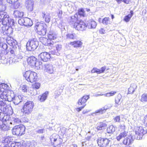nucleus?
I'll use <instances>...</instances> for the list:
<instances>
[{
    "label": "nucleus",
    "instance_id": "nucleus-1",
    "mask_svg": "<svg viewBox=\"0 0 147 147\" xmlns=\"http://www.w3.org/2000/svg\"><path fill=\"white\" fill-rule=\"evenodd\" d=\"M96 25V22L92 20H89L87 25L83 21L80 20L74 23V28L77 30L83 31L86 30L87 28L89 29H95Z\"/></svg>",
    "mask_w": 147,
    "mask_h": 147
},
{
    "label": "nucleus",
    "instance_id": "nucleus-2",
    "mask_svg": "<svg viewBox=\"0 0 147 147\" xmlns=\"http://www.w3.org/2000/svg\"><path fill=\"white\" fill-rule=\"evenodd\" d=\"M23 76L26 80L28 82L33 83L32 87L36 90H37V73L30 71H26Z\"/></svg>",
    "mask_w": 147,
    "mask_h": 147
},
{
    "label": "nucleus",
    "instance_id": "nucleus-3",
    "mask_svg": "<svg viewBox=\"0 0 147 147\" xmlns=\"http://www.w3.org/2000/svg\"><path fill=\"white\" fill-rule=\"evenodd\" d=\"M10 117L9 115L2 112L0 109V129L3 131H6L9 129V126L5 123L9 121Z\"/></svg>",
    "mask_w": 147,
    "mask_h": 147
},
{
    "label": "nucleus",
    "instance_id": "nucleus-4",
    "mask_svg": "<svg viewBox=\"0 0 147 147\" xmlns=\"http://www.w3.org/2000/svg\"><path fill=\"white\" fill-rule=\"evenodd\" d=\"M34 106V104L33 102L27 101L24 104L21 111L24 115H28L32 111Z\"/></svg>",
    "mask_w": 147,
    "mask_h": 147
},
{
    "label": "nucleus",
    "instance_id": "nucleus-5",
    "mask_svg": "<svg viewBox=\"0 0 147 147\" xmlns=\"http://www.w3.org/2000/svg\"><path fill=\"white\" fill-rule=\"evenodd\" d=\"M25 129L22 125H16L11 130L12 134L16 136H20L25 133Z\"/></svg>",
    "mask_w": 147,
    "mask_h": 147
},
{
    "label": "nucleus",
    "instance_id": "nucleus-6",
    "mask_svg": "<svg viewBox=\"0 0 147 147\" xmlns=\"http://www.w3.org/2000/svg\"><path fill=\"white\" fill-rule=\"evenodd\" d=\"M50 140L54 147H60L62 140L58 135L56 134H53L50 137Z\"/></svg>",
    "mask_w": 147,
    "mask_h": 147
},
{
    "label": "nucleus",
    "instance_id": "nucleus-7",
    "mask_svg": "<svg viewBox=\"0 0 147 147\" xmlns=\"http://www.w3.org/2000/svg\"><path fill=\"white\" fill-rule=\"evenodd\" d=\"M18 23L21 25H24L28 27L31 26L33 25V22L31 20L26 17L20 18L18 20Z\"/></svg>",
    "mask_w": 147,
    "mask_h": 147
},
{
    "label": "nucleus",
    "instance_id": "nucleus-8",
    "mask_svg": "<svg viewBox=\"0 0 147 147\" xmlns=\"http://www.w3.org/2000/svg\"><path fill=\"white\" fill-rule=\"evenodd\" d=\"M37 39L34 38L28 41L26 45L27 50L28 51H32L34 50L37 48L36 42Z\"/></svg>",
    "mask_w": 147,
    "mask_h": 147
},
{
    "label": "nucleus",
    "instance_id": "nucleus-9",
    "mask_svg": "<svg viewBox=\"0 0 147 147\" xmlns=\"http://www.w3.org/2000/svg\"><path fill=\"white\" fill-rule=\"evenodd\" d=\"M13 26H4L3 25L2 28V33L3 35H6L8 36H10L13 33V28L12 27Z\"/></svg>",
    "mask_w": 147,
    "mask_h": 147
},
{
    "label": "nucleus",
    "instance_id": "nucleus-10",
    "mask_svg": "<svg viewBox=\"0 0 147 147\" xmlns=\"http://www.w3.org/2000/svg\"><path fill=\"white\" fill-rule=\"evenodd\" d=\"M110 141L107 138H99L97 140L98 145L102 147H108Z\"/></svg>",
    "mask_w": 147,
    "mask_h": 147
},
{
    "label": "nucleus",
    "instance_id": "nucleus-11",
    "mask_svg": "<svg viewBox=\"0 0 147 147\" xmlns=\"http://www.w3.org/2000/svg\"><path fill=\"white\" fill-rule=\"evenodd\" d=\"M10 38V39H9V38H8L7 40V42L10 46H12V48L13 49H18L19 51H20L21 49V46L18 45L17 43V41L14 40L12 38Z\"/></svg>",
    "mask_w": 147,
    "mask_h": 147
},
{
    "label": "nucleus",
    "instance_id": "nucleus-12",
    "mask_svg": "<svg viewBox=\"0 0 147 147\" xmlns=\"http://www.w3.org/2000/svg\"><path fill=\"white\" fill-rule=\"evenodd\" d=\"M136 135L137 136V139L140 140L142 138L143 136L146 133V131L142 127H138L136 130L135 131Z\"/></svg>",
    "mask_w": 147,
    "mask_h": 147
},
{
    "label": "nucleus",
    "instance_id": "nucleus-13",
    "mask_svg": "<svg viewBox=\"0 0 147 147\" xmlns=\"http://www.w3.org/2000/svg\"><path fill=\"white\" fill-rule=\"evenodd\" d=\"M20 50V51H18L20 52L19 54L16 56L15 55L14 57H11V63H15L20 61L22 59L24 53L22 51L21 49Z\"/></svg>",
    "mask_w": 147,
    "mask_h": 147
},
{
    "label": "nucleus",
    "instance_id": "nucleus-14",
    "mask_svg": "<svg viewBox=\"0 0 147 147\" xmlns=\"http://www.w3.org/2000/svg\"><path fill=\"white\" fill-rule=\"evenodd\" d=\"M51 57L50 54L46 52L42 53L38 56V58L44 61H48Z\"/></svg>",
    "mask_w": 147,
    "mask_h": 147
},
{
    "label": "nucleus",
    "instance_id": "nucleus-15",
    "mask_svg": "<svg viewBox=\"0 0 147 147\" xmlns=\"http://www.w3.org/2000/svg\"><path fill=\"white\" fill-rule=\"evenodd\" d=\"M2 24L3 25L7 26L10 25V26H13L15 24V22L13 19L10 18L9 16L6 18L1 22Z\"/></svg>",
    "mask_w": 147,
    "mask_h": 147
},
{
    "label": "nucleus",
    "instance_id": "nucleus-16",
    "mask_svg": "<svg viewBox=\"0 0 147 147\" xmlns=\"http://www.w3.org/2000/svg\"><path fill=\"white\" fill-rule=\"evenodd\" d=\"M46 30L44 28V24H38L37 22V34L40 35L44 36L46 34Z\"/></svg>",
    "mask_w": 147,
    "mask_h": 147
},
{
    "label": "nucleus",
    "instance_id": "nucleus-17",
    "mask_svg": "<svg viewBox=\"0 0 147 147\" xmlns=\"http://www.w3.org/2000/svg\"><path fill=\"white\" fill-rule=\"evenodd\" d=\"M37 59L34 56H31L29 57L27 59L28 64L32 67L36 66Z\"/></svg>",
    "mask_w": 147,
    "mask_h": 147
},
{
    "label": "nucleus",
    "instance_id": "nucleus-18",
    "mask_svg": "<svg viewBox=\"0 0 147 147\" xmlns=\"http://www.w3.org/2000/svg\"><path fill=\"white\" fill-rule=\"evenodd\" d=\"M89 96L85 95L81 98L79 99L78 103L79 105H82L84 106L85 105V107L86 105L85 103L87 100L89 98Z\"/></svg>",
    "mask_w": 147,
    "mask_h": 147
},
{
    "label": "nucleus",
    "instance_id": "nucleus-19",
    "mask_svg": "<svg viewBox=\"0 0 147 147\" xmlns=\"http://www.w3.org/2000/svg\"><path fill=\"white\" fill-rule=\"evenodd\" d=\"M23 99V97L22 95L15 96H14L12 101L15 105H17L22 102Z\"/></svg>",
    "mask_w": 147,
    "mask_h": 147
},
{
    "label": "nucleus",
    "instance_id": "nucleus-20",
    "mask_svg": "<svg viewBox=\"0 0 147 147\" xmlns=\"http://www.w3.org/2000/svg\"><path fill=\"white\" fill-rule=\"evenodd\" d=\"M19 0H7L8 3L12 4L13 8L16 9L19 8L20 4L18 1Z\"/></svg>",
    "mask_w": 147,
    "mask_h": 147
},
{
    "label": "nucleus",
    "instance_id": "nucleus-21",
    "mask_svg": "<svg viewBox=\"0 0 147 147\" xmlns=\"http://www.w3.org/2000/svg\"><path fill=\"white\" fill-rule=\"evenodd\" d=\"M34 2L31 0H28L26 1V6L28 10L32 11L33 10L34 7Z\"/></svg>",
    "mask_w": 147,
    "mask_h": 147
},
{
    "label": "nucleus",
    "instance_id": "nucleus-22",
    "mask_svg": "<svg viewBox=\"0 0 147 147\" xmlns=\"http://www.w3.org/2000/svg\"><path fill=\"white\" fill-rule=\"evenodd\" d=\"M133 136L130 135L124 138L123 141V143L125 145H129L133 142Z\"/></svg>",
    "mask_w": 147,
    "mask_h": 147
},
{
    "label": "nucleus",
    "instance_id": "nucleus-23",
    "mask_svg": "<svg viewBox=\"0 0 147 147\" xmlns=\"http://www.w3.org/2000/svg\"><path fill=\"white\" fill-rule=\"evenodd\" d=\"M24 14L23 12L18 10H16L14 11L13 15L15 18H22V17L24 16Z\"/></svg>",
    "mask_w": 147,
    "mask_h": 147
},
{
    "label": "nucleus",
    "instance_id": "nucleus-24",
    "mask_svg": "<svg viewBox=\"0 0 147 147\" xmlns=\"http://www.w3.org/2000/svg\"><path fill=\"white\" fill-rule=\"evenodd\" d=\"M70 45L75 48L81 47L82 43L80 40L70 42Z\"/></svg>",
    "mask_w": 147,
    "mask_h": 147
},
{
    "label": "nucleus",
    "instance_id": "nucleus-25",
    "mask_svg": "<svg viewBox=\"0 0 147 147\" xmlns=\"http://www.w3.org/2000/svg\"><path fill=\"white\" fill-rule=\"evenodd\" d=\"M48 94V92L46 91L41 95L39 96H38L39 100L41 102H44L47 99Z\"/></svg>",
    "mask_w": 147,
    "mask_h": 147
},
{
    "label": "nucleus",
    "instance_id": "nucleus-26",
    "mask_svg": "<svg viewBox=\"0 0 147 147\" xmlns=\"http://www.w3.org/2000/svg\"><path fill=\"white\" fill-rule=\"evenodd\" d=\"M106 66L102 67L100 69H99L96 68H94L91 70V73H96L98 74H100L103 73L106 69Z\"/></svg>",
    "mask_w": 147,
    "mask_h": 147
},
{
    "label": "nucleus",
    "instance_id": "nucleus-27",
    "mask_svg": "<svg viewBox=\"0 0 147 147\" xmlns=\"http://www.w3.org/2000/svg\"><path fill=\"white\" fill-rule=\"evenodd\" d=\"M46 71L50 74H52L54 71L53 65L51 64H49L45 65Z\"/></svg>",
    "mask_w": 147,
    "mask_h": 147
},
{
    "label": "nucleus",
    "instance_id": "nucleus-28",
    "mask_svg": "<svg viewBox=\"0 0 147 147\" xmlns=\"http://www.w3.org/2000/svg\"><path fill=\"white\" fill-rule=\"evenodd\" d=\"M112 107V106L110 105L109 106H108L107 105L105 106L104 107L101 108L98 110H96L95 113H93V114H96L98 113H99L101 114L105 112L106 111L110 108Z\"/></svg>",
    "mask_w": 147,
    "mask_h": 147
},
{
    "label": "nucleus",
    "instance_id": "nucleus-29",
    "mask_svg": "<svg viewBox=\"0 0 147 147\" xmlns=\"http://www.w3.org/2000/svg\"><path fill=\"white\" fill-rule=\"evenodd\" d=\"M7 94V97L5 101H7L8 102L12 101L15 96L13 93H12L10 91H8Z\"/></svg>",
    "mask_w": 147,
    "mask_h": 147
},
{
    "label": "nucleus",
    "instance_id": "nucleus-30",
    "mask_svg": "<svg viewBox=\"0 0 147 147\" xmlns=\"http://www.w3.org/2000/svg\"><path fill=\"white\" fill-rule=\"evenodd\" d=\"M127 132L126 131H121L119 135L116 138L117 140L118 141H119L122 138L126 136L127 135Z\"/></svg>",
    "mask_w": 147,
    "mask_h": 147
},
{
    "label": "nucleus",
    "instance_id": "nucleus-31",
    "mask_svg": "<svg viewBox=\"0 0 147 147\" xmlns=\"http://www.w3.org/2000/svg\"><path fill=\"white\" fill-rule=\"evenodd\" d=\"M137 86L134 83L131 84L130 87L128 89V93L129 94L133 93L137 88Z\"/></svg>",
    "mask_w": 147,
    "mask_h": 147
},
{
    "label": "nucleus",
    "instance_id": "nucleus-32",
    "mask_svg": "<svg viewBox=\"0 0 147 147\" xmlns=\"http://www.w3.org/2000/svg\"><path fill=\"white\" fill-rule=\"evenodd\" d=\"M16 50L19 51L18 49H13V48L12 49H10V53H11V57L9 59H10L9 60V62L10 63H11V57H14V56H15V55L16 54Z\"/></svg>",
    "mask_w": 147,
    "mask_h": 147
},
{
    "label": "nucleus",
    "instance_id": "nucleus-33",
    "mask_svg": "<svg viewBox=\"0 0 147 147\" xmlns=\"http://www.w3.org/2000/svg\"><path fill=\"white\" fill-rule=\"evenodd\" d=\"M78 15L77 14H75L74 16H73L69 18L68 20L69 22L72 23L74 22L76 23V22L77 20Z\"/></svg>",
    "mask_w": 147,
    "mask_h": 147
},
{
    "label": "nucleus",
    "instance_id": "nucleus-34",
    "mask_svg": "<svg viewBox=\"0 0 147 147\" xmlns=\"http://www.w3.org/2000/svg\"><path fill=\"white\" fill-rule=\"evenodd\" d=\"M9 90H5L0 94V97L3 100L5 101Z\"/></svg>",
    "mask_w": 147,
    "mask_h": 147
},
{
    "label": "nucleus",
    "instance_id": "nucleus-35",
    "mask_svg": "<svg viewBox=\"0 0 147 147\" xmlns=\"http://www.w3.org/2000/svg\"><path fill=\"white\" fill-rule=\"evenodd\" d=\"M107 126L106 124L103 123H100L98 124L96 129L98 130H101L105 129Z\"/></svg>",
    "mask_w": 147,
    "mask_h": 147
},
{
    "label": "nucleus",
    "instance_id": "nucleus-36",
    "mask_svg": "<svg viewBox=\"0 0 147 147\" xmlns=\"http://www.w3.org/2000/svg\"><path fill=\"white\" fill-rule=\"evenodd\" d=\"M6 52H7V51L5 52L4 50H2L0 51V60L4 61L6 59L7 55Z\"/></svg>",
    "mask_w": 147,
    "mask_h": 147
},
{
    "label": "nucleus",
    "instance_id": "nucleus-37",
    "mask_svg": "<svg viewBox=\"0 0 147 147\" xmlns=\"http://www.w3.org/2000/svg\"><path fill=\"white\" fill-rule=\"evenodd\" d=\"M8 15L5 12H0V22L4 20L6 18L8 17Z\"/></svg>",
    "mask_w": 147,
    "mask_h": 147
},
{
    "label": "nucleus",
    "instance_id": "nucleus-38",
    "mask_svg": "<svg viewBox=\"0 0 147 147\" xmlns=\"http://www.w3.org/2000/svg\"><path fill=\"white\" fill-rule=\"evenodd\" d=\"M42 16L43 18L45 17V21L47 23H49L50 20V16L49 13L46 14L44 12L42 13Z\"/></svg>",
    "mask_w": 147,
    "mask_h": 147
},
{
    "label": "nucleus",
    "instance_id": "nucleus-39",
    "mask_svg": "<svg viewBox=\"0 0 147 147\" xmlns=\"http://www.w3.org/2000/svg\"><path fill=\"white\" fill-rule=\"evenodd\" d=\"M122 96L121 94H119L116 97L115 99V101L116 104H118V105L120 104L121 103V100Z\"/></svg>",
    "mask_w": 147,
    "mask_h": 147
},
{
    "label": "nucleus",
    "instance_id": "nucleus-40",
    "mask_svg": "<svg viewBox=\"0 0 147 147\" xmlns=\"http://www.w3.org/2000/svg\"><path fill=\"white\" fill-rule=\"evenodd\" d=\"M133 11H131L130 13L125 17L124 19V20L126 22H128L133 16Z\"/></svg>",
    "mask_w": 147,
    "mask_h": 147
},
{
    "label": "nucleus",
    "instance_id": "nucleus-41",
    "mask_svg": "<svg viewBox=\"0 0 147 147\" xmlns=\"http://www.w3.org/2000/svg\"><path fill=\"white\" fill-rule=\"evenodd\" d=\"M48 36L49 39L54 40L56 38L57 35L54 32H50L48 34Z\"/></svg>",
    "mask_w": 147,
    "mask_h": 147
},
{
    "label": "nucleus",
    "instance_id": "nucleus-42",
    "mask_svg": "<svg viewBox=\"0 0 147 147\" xmlns=\"http://www.w3.org/2000/svg\"><path fill=\"white\" fill-rule=\"evenodd\" d=\"M7 44L5 43L3 44L0 41V51L2 50H4L5 51L7 50Z\"/></svg>",
    "mask_w": 147,
    "mask_h": 147
},
{
    "label": "nucleus",
    "instance_id": "nucleus-43",
    "mask_svg": "<svg viewBox=\"0 0 147 147\" xmlns=\"http://www.w3.org/2000/svg\"><path fill=\"white\" fill-rule=\"evenodd\" d=\"M140 101L143 102H147V93H144L141 97Z\"/></svg>",
    "mask_w": 147,
    "mask_h": 147
},
{
    "label": "nucleus",
    "instance_id": "nucleus-44",
    "mask_svg": "<svg viewBox=\"0 0 147 147\" xmlns=\"http://www.w3.org/2000/svg\"><path fill=\"white\" fill-rule=\"evenodd\" d=\"M102 23L105 25L110 24L111 22L110 20V19L108 17H105L102 20Z\"/></svg>",
    "mask_w": 147,
    "mask_h": 147
},
{
    "label": "nucleus",
    "instance_id": "nucleus-45",
    "mask_svg": "<svg viewBox=\"0 0 147 147\" xmlns=\"http://www.w3.org/2000/svg\"><path fill=\"white\" fill-rule=\"evenodd\" d=\"M115 131V128L113 125H110L107 129V131L108 133H111L114 132Z\"/></svg>",
    "mask_w": 147,
    "mask_h": 147
},
{
    "label": "nucleus",
    "instance_id": "nucleus-46",
    "mask_svg": "<svg viewBox=\"0 0 147 147\" xmlns=\"http://www.w3.org/2000/svg\"><path fill=\"white\" fill-rule=\"evenodd\" d=\"M67 38L75 39L76 37V34L74 33H69L66 35Z\"/></svg>",
    "mask_w": 147,
    "mask_h": 147
},
{
    "label": "nucleus",
    "instance_id": "nucleus-47",
    "mask_svg": "<svg viewBox=\"0 0 147 147\" xmlns=\"http://www.w3.org/2000/svg\"><path fill=\"white\" fill-rule=\"evenodd\" d=\"M40 41L45 45H48L49 44L47 42V41H48V40L46 38L41 37L40 38Z\"/></svg>",
    "mask_w": 147,
    "mask_h": 147
},
{
    "label": "nucleus",
    "instance_id": "nucleus-48",
    "mask_svg": "<svg viewBox=\"0 0 147 147\" xmlns=\"http://www.w3.org/2000/svg\"><path fill=\"white\" fill-rule=\"evenodd\" d=\"M21 122L20 119L17 118H13L12 119V122L10 123L12 124V123H14L15 124H19Z\"/></svg>",
    "mask_w": 147,
    "mask_h": 147
},
{
    "label": "nucleus",
    "instance_id": "nucleus-49",
    "mask_svg": "<svg viewBox=\"0 0 147 147\" xmlns=\"http://www.w3.org/2000/svg\"><path fill=\"white\" fill-rule=\"evenodd\" d=\"M116 93V92L111 91L109 93L104 94V95L106 97H110L113 96Z\"/></svg>",
    "mask_w": 147,
    "mask_h": 147
},
{
    "label": "nucleus",
    "instance_id": "nucleus-50",
    "mask_svg": "<svg viewBox=\"0 0 147 147\" xmlns=\"http://www.w3.org/2000/svg\"><path fill=\"white\" fill-rule=\"evenodd\" d=\"M78 13L81 16H84L85 11L84 9L82 8H81L78 10Z\"/></svg>",
    "mask_w": 147,
    "mask_h": 147
},
{
    "label": "nucleus",
    "instance_id": "nucleus-51",
    "mask_svg": "<svg viewBox=\"0 0 147 147\" xmlns=\"http://www.w3.org/2000/svg\"><path fill=\"white\" fill-rule=\"evenodd\" d=\"M6 8V7L5 5L2 3H0V12H4Z\"/></svg>",
    "mask_w": 147,
    "mask_h": 147
},
{
    "label": "nucleus",
    "instance_id": "nucleus-52",
    "mask_svg": "<svg viewBox=\"0 0 147 147\" xmlns=\"http://www.w3.org/2000/svg\"><path fill=\"white\" fill-rule=\"evenodd\" d=\"M0 85L1 86V88L3 89V91H5V90H6L8 86L7 84L5 83H2L0 84Z\"/></svg>",
    "mask_w": 147,
    "mask_h": 147
},
{
    "label": "nucleus",
    "instance_id": "nucleus-53",
    "mask_svg": "<svg viewBox=\"0 0 147 147\" xmlns=\"http://www.w3.org/2000/svg\"><path fill=\"white\" fill-rule=\"evenodd\" d=\"M125 125L124 124H120L118 128L119 130L120 131H125Z\"/></svg>",
    "mask_w": 147,
    "mask_h": 147
},
{
    "label": "nucleus",
    "instance_id": "nucleus-54",
    "mask_svg": "<svg viewBox=\"0 0 147 147\" xmlns=\"http://www.w3.org/2000/svg\"><path fill=\"white\" fill-rule=\"evenodd\" d=\"M20 88L22 90V92H27V89L26 85H23L20 87Z\"/></svg>",
    "mask_w": 147,
    "mask_h": 147
},
{
    "label": "nucleus",
    "instance_id": "nucleus-55",
    "mask_svg": "<svg viewBox=\"0 0 147 147\" xmlns=\"http://www.w3.org/2000/svg\"><path fill=\"white\" fill-rule=\"evenodd\" d=\"M63 12L61 10H59L58 13V17L60 18H62L63 17L62 15Z\"/></svg>",
    "mask_w": 147,
    "mask_h": 147
},
{
    "label": "nucleus",
    "instance_id": "nucleus-56",
    "mask_svg": "<svg viewBox=\"0 0 147 147\" xmlns=\"http://www.w3.org/2000/svg\"><path fill=\"white\" fill-rule=\"evenodd\" d=\"M55 47L56 50L57 51H59L61 49V45L60 44H57L55 45Z\"/></svg>",
    "mask_w": 147,
    "mask_h": 147
},
{
    "label": "nucleus",
    "instance_id": "nucleus-57",
    "mask_svg": "<svg viewBox=\"0 0 147 147\" xmlns=\"http://www.w3.org/2000/svg\"><path fill=\"white\" fill-rule=\"evenodd\" d=\"M85 107V105L84 106H82L81 107L79 108H77L76 109V111L78 112H79L80 111L83 109Z\"/></svg>",
    "mask_w": 147,
    "mask_h": 147
},
{
    "label": "nucleus",
    "instance_id": "nucleus-58",
    "mask_svg": "<svg viewBox=\"0 0 147 147\" xmlns=\"http://www.w3.org/2000/svg\"><path fill=\"white\" fill-rule=\"evenodd\" d=\"M116 122H119L120 120V117L119 116H117L114 119Z\"/></svg>",
    "mask_w": 147,
    "mask_h": 147
},
{
    "label": "nucleus",
    "instance_id": "nucleus-59",
    "mask_svg": "<svg viewBox=\"0 0 147 147\" xmlns=\"http://www.w3.org/2000/svg\"><path fill=\"white\" fill-rule=\"evenodd\" d=\"M100 33L102 34H103L105 32V30L103 28H101L99 30Z\"/></svg>",
    "mask_w": 147,
    "mask_h": 147
},
{
    "label": "nucleus",
    "instance_id": "nucleus-60",
    "mask_svg": "<svg viewBox=\"0 0 147 147\" xmlns=\"http://www.w3.org/2000/svg\"><path fill=\"white\" fill-rule=\"evenodd\" d=\"M144 122L147 126V115L144 117Z\"/></svg>",
    "mask_w": 147,
    "mask_h": 147
},
{
    "label": "nucleus",
    "instance_id": "nucleus-61",
    "mask_svg": "<svg viewBox=\"0 0 147 147\" xmlns=\"http://www.w3.org/2000/svg\"><path fill=\"white\" fill-rule=\"evenodd\" d=\"M45 129H38V130H37V133H42L45 131Z\"/></svg>",
    "mask_w": 147,
    "mask_h": 147
},
{
    "label": "nucleus",
    "instance_id": "nucleus-62",
    "mask_svg": "<svg viewBox=\"0 0 147 147\" xmlns=\"http://www.w3.org/2000/svg\"><path fill=\"white\" fill-rule=\"evenodd\" d=\"M38 63L39 65V66L38 67L37 66V69H40L42 68V62L40 61H39Z\"/></svg>",
    "mask_w": 147,
    "mask_h": 147
},
{
    "label": "nucleus",
    "instance_id": "nucleus-63",
    "mask_svg": "<svg viewBox=\"0 0 147 147\" xmlns=\"http://www.w3.org/2000/svg\"><path fill=\"white\" fill-rule=\"evenodd\" d=\"M130 0H123V2L126 4L129 3Z\"/></svg>",
    "mask_w": 147,
    "mask_h": 147
},
{
    "label": "nucleus",
    "instance_id": "nucleus-64",
    "mask_svg": "<svg viewBox=\"0 0 147 147\" xmlns=\"http://www.w3.org/2000/svg\"><path fill=\"white\" fill-rule=\"evenodd\" d=\"M104 95V94H96L95 96H96L97 97V96H103V95Z\"/></svg>",
    "mask_w": 147,
    "mask_h": 147
}]
</instances>
